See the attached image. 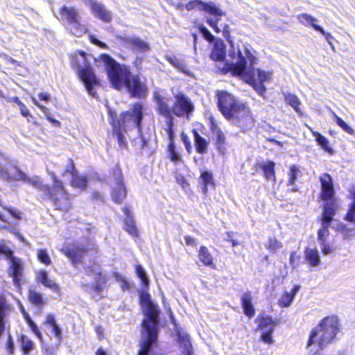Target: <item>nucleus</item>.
I'll return each mask as SVG.
<instances>
[{
    "label": "nucleus",
    "mask_w": 355,
    "mask_h": 355,
    "mask_svg": "<svg viewBox=\"0 0 355 355\" xmlns=\"http://www.w3.org/2000/svg\"><path fill=\"white\" fill-rule=\"evenodd\" d=\"M230 56L236 59L235 62H225L223 67L218 69L219 73L222 75L230 73L232 76L240 77L258 94H264L266 88L263 83L270 80L272 72L254 67L258 62L256 51L245 45L243 50L239 49L236 53L233 52Z\"/></svg>",
    "instance_id": "1"
},
{
    "label": "nucleus",
    "mask_w": 355,
    "mask_h": 355,
    "mask_svg": "<svg viewBox=\"0 0 355 355\" xmlns=\"http://www.w3.org/2000/svg\"><path fill=\"white\" fill-rule=\"evenodd\" d=\"M320 191L318 198L323 203L321 206L322 212L318 220L322 227L317 232V240L320 245L321 252L324 255H328L334 252L336 248L328 243L330 235L329 227L334 220V217L341 208L339 198L334 188V180L328 173H323L319 176Z\"/></svg>",
    "instance_id": "2"
},
{
    "label": "nucleus",
    "mask_w": 355,
    "mask_h": 355,
    "mask_svg": "<svg viewBox=\"0 0 355 355\" xmlns=\"http://www.w3.org/2000/svg\"><path fill=\"white\" fill-rule=\"evenodd\" d=\"M100 59L106 66L107 78L112 87L116 90L125 88L132 98H144L148 88L146 79L142 80L139 74H132L130 67L120 64L107 53H102Z\"/></svg>",
    "instance_id": "3"
},
{
    "label": "nucleus",
    "mask_w": 355,
    "mask_h": 355,
    "mask_svg": "<svg viewBox=\"0 0 355 355\" xmlns=\"http://www.w3.org/2000/svg\"><path fill=\"white\" fill-rule=\"evenodd\" d=\"M216 105L224 118L238 126L243 132L250 130L255 120L252 111L246 103H243L225 90H216L215 92Z\"/></svg>",
    "instance_id": "4"
},
{
    "label": "nucleus",
    "mask_w": 355,
    "mask_h": 355,
    "mask_svg": "<svg viewBox=\"0 0 355 355\" xmlns=\"http://www.w3.org/2000/svg\"><path fill=\"white\" fill-rule=\"evenodd\" d=\"M145 106L140 102L132 104L130 110L121 112L119 115L115 110L107 111L108 121L112 127V135L116 137L121 148H127L128 142L124 136L128 130V123L132 122L139 132L142 130V121L144 118Z\"/></svg>",
    "instance_id": "5"
},
{
    "label": "nucleus",
    "mask_w": 355,
    "mask_h": 355,
    "mask_svg": "<svg viewBox=\"0 0 355 355\" xmlns=\"http://www.w3.org/2000/svg\"><path fill=\"white\" fill-rule=\"evenodd\" d=\"M341 329L342 324L337 315H327L310 331L306 347L315 346V353L320 352L337 340Z\"/></svg>",
    "instance_id": "6"
},
{
    "label": "nucleus",
    "mask_w": 355,
    "mask_h": 355,
    "mask_svg": "<svg viewBox=\"0 0 355 355\" xmlns=\"http://www.w3.org/2000/svg\"><path fill=\"white\" fill-rule=\"evenodd\" d=\"M153 98L158 114H166L176 117H189L195 109L190 98L182 92L174 94L171 107H169L165 97L157 92L153 93Z\"/></svg>",
    "instance_id": "7"
},
{
    "label": "nucleus",
    "mask_w": 355,
    "mask_h": 355,
    "mask_svg": "<svg viewBox=\"0 0 355 355\" xmlns=\"http://www.w3.org/2000/svg\"><path fill=\"white\" fill-rule=\"evenodd\" d=\"M70 65L75 70L84 83V85L89 94H93L94 87L100 85V81L95 75L93 68L87 58V53L84 51L77 50L72 54H69Z\"/></svg>",
    "instance_id": "8"
},
{
    "label": "nucleus",
    "mask_w": 355,
    "mask_h": 355,
    "mask_svg": "<svg viewBox=\"0 0 355 355\" xmlns=\"http://www.w3.org/2000/svg\"><path fill=\"white\" fill-rule=\"evenodd\" d=\"M53 184L47 198L54 206L55 209L67 212L72 207L73 195L68 192L64 182L55 175L51 176Z\"/></svg>",
    "instance_id": "9"
},
{
    "label": "nucleus",
    "mask_w": 355,
    "mask_h": 355,
    "mask_svg": "<svg viewBox=\"0 0 355 355\" xmlns=\"http://www.w3.org/2000/svg\"><path fill=\"white\" fill-rule=\"evenodd\" d=\"M59 15L60 19L70 26V31L74 35L79 36L85 33L78 11L74 7L63 5L59 9Z\"/></svg>",
    "instance_id": "10"
},
{
    "label": "nucleus",
    "mask_w": 355,
    "mask_h": 355,
    "mask_svg": "<svg viewBox=\"0 0 355 355\" xmlns=\"http://www.w3.org/2000/svg\"><path fill=\"white\" fill-rule=\"evenodd\" d=\"M61 252L71 261L73 266H77L83 263L88 249L83 244L73 243L71 245L62 248Z\"/></svg>",
    "instance_id": "11"
},
{
    "label": "nucleus",
    "mask_w": 355,
    "mask_h": 355,
    "mask_svg": "<svg viewBox=\"0 0 355 355\" xmlns=\"http://www.w3.org/2000/svg\"><path fill=\"white\" fill-rule=\"evenodd\" d=\"M86 273L88 276H92L95 273L93 278V282L91 284L90 288L95 295H101V293L107 288L108 282L107 275L101 271L95 272L94 267L92 265L86 267Z\"/></svg>",
    "instance_id": "12"
},
{
    "label": "nucleus",
    "mask_w": 355,
    "mask_h": 355,
    "mask_svg": "<svg viewBox=\"0 0 355 355\" xmlns=\"http://www.w3.org/2000/svg\"><path fill=\"white\" fill-rule=\"evenodd\" d=\"M8 259L10 260V266L8 270V275L12 278L13 284L19 288L21 286L24 275L23 262L21 259L14 256V252L12 253V257L8 258Z\"/></svg>",
    "instance_id": "13"
},
{
    "label": "nucleus",
    "mask_w": 355,
    "mask_h": 355,
    "mask_svg": "<svg viewBox=\"0 0 355 355\" xmlns=\"http://www.w3.org/2000/svg\"><path fill=\"white\" fill-rule=\"evenodd\" d=\"M201 10H203L216 17L215 19L208 18L206 20V22L213 28L214 31L216 33H220L221 31L218 26V23L219 21L218 17L225 15L224 12L219 7L216 6L214 3L211 1L204 2L203 1L201 7Z\"/></svg>",
    "instance_id": "14"
},
{
    "label": "nucleus",
    "mask_w": 355,
    "mask_h": 355,
    "mask_svg": "<svg viewBox=\"0 0 355 355\" xmlns=\"http://www.w3.org/2000/svg\"><path fill=\"white\" fill-rule=\"evenodd\" d=\"M146 308V318L141 321L143 329H153L159 331V309L157 304L150 305Z\"/></svg>",
    "instance_id": "15"
},
{
    "label": "nucleus",
    "mask_w": 355,
    "mask_h": 355,
    "mask_svg": "<svg viewBox=\"0 0 355 355\" xmlns=\"http://www.w3.org/2000/svg\"><path fill=\"white\" fill-rule=\"evenodd\" d=\"M158 330L144 329L145 337L140 344L137 355H148L153 348L157 345L158 340Z\"/></svg>",
    "instance_id": "16"
},
{
    "label": "nucleus",
    "mask_w": 355,
    "mask_h": 355,
    "mask_svg": "<svg viewBox=\"0 0 355 355\" xmlns=\"http://www.w3.org/2000/svg\"><path fill=\"white\" fill-rule=\"evenodd\" d=\"M176 343L182 355H192L193 353L191 338L188 333L180 327H175Z\"/></svg>",
    "instance_id": "17"
},
{
    "label": "nucleus",
    "mask_w": 355,
    "mask_h": 355,
    "mask_svg": "<svg viewBox=\"0 0 355 355\" xmlns=\"http://www.w3.org/2000/svg\"><path fill=\"white\" fill-rule=\"evenodd\" d=\"M92 13L99 20L104 23H110L112 21V14L101 3L90 0L88 3Z\"/></svg>",
    "instance_id": "18"
},
{
    "label": "nucleus",
    "mask_w": 355,
    "mask_h": 355,
    "mask_svg": "<svg viewBox=\"0 0 355 355\" xmlns=\"http://www.w3.org/2000/svg\"><path fill=\"white\" fill-rule=\"evenodd\" d=\"M119 40L133 51L146 53L150 50V45L139 37L121 36Z\"/></svg>",
    "instance_id": "19"
},
{
    "label": "nucleus",
    "mask_w": 355,
    "mask_h": 355,
    "mask_svg": "<svg viewBox=\"0 0 355 355\" xmlns=\"http://www.w3.org/2000/svg\"><path fill=\"white\" fill-rule=\"evenodd\" d=\"M19 180L31 184L37 189L40 190V191L43 192L45 196H46L49 192L50 191L51 189V186L47 184H44L42 179L38 176H34L33 178H30L27 176L24 172L19 170Z\"/></svg>",
    "instance_id": "20"
},
{
    "label": "nucleus",
    "mask_w": 355,
    "mask_h": 355,
    "mask_svg": "<svg viewBox=\"0 0 355 355\" xmlns=\"http://www.w3.org/2000/svg\"><path fill=\"white\" fill-rule=\"evenodd\" d=\"M123 211L126 216L123 220V230L132 237L137 238L139 234V230L130 209L125 206L123 207Z\"/></svg>",
    "instance_id": "21"
},
{
    "label": "nucleus",
    "mask_w": 355,
    "mask_h": 355,
    "mask_svg": "<svg viewBox=\"0 0 355 355\" xmlns=\"http://www.w3.org/2000/svg\"><path fill=\"white\" fill-rule=\"evenodd\" d=\"M255 322L257 324V329L261 331L275 330V327L279 324L277 320L273 319L271 315L265 313L259 314L255 319Z\"/></svg>",
    "instance_id": "22"
},
{
    "label": "nucleus",
    "mask_w": 355,
    "mask_h": 355,
    "mask_svg": "<svg viewBox=\"0 0 355 355\" xmlns=\"http://www.w3.org/2000/svg\"><path fill=\"white\" fill-rule=\"evenodd\" d=\"M241 304L243 312L249 319L252 318L255 315V308L252 304V297L250 291L244 293L241 296Z\"/></svg>",
    "instance_id": "23"
},
{
    "label": "nucleus",
    "mask_w": 355,
    "mask_h": 355,
    "mask_svg": "<svg viewBox=\"0 0 355 355\" xmlns=\"http://www.w3.org/2000/svg\"><path fill=\"white\" fill-rule=\"evenodd\" d=\"M198 258L202 266L216 269L214 257L206 246H200L198 250Z\"/></svg>",
    "instance_id": "24"
},
{
    "label": "nucleus",
    "mask_w": 355,
    "mask_h": 355,
    "mask_svg": "<svg viewBox=\"0 0 355 355\" xmlns=\"http://www.w3.org/2000/svg\"><path fill=\"white\" fill-rule=\"evenodd\" d=\"M36 280L37 282L42 284L44 287L51 289L55 293L60 292V287L59 285L49 278L48 273L44 270H40L37 272Z\"/></svg>",
    "instance_id": "25"
},
{
    "label": "nucleus",
    "mask_w": 355,
    "mask_h": 355,
    "mask_svg": "<svg viewBox=\"0 0 355 355\" xmlns=\"http://www.w3.org/2000/svg\"><path fill=\"white\" fill-rule=\"evenodd\" d=\"M198 182L201 191L204 195L207 194L209 187H211L213 188L215 187L213 174L211 172L208 171H204L201 172L198 178Z\"/></svg>",
    "instance_id": "26"
},
{
    "label": "nucleus",
    "mask_w": 355,
    "mask_h": 355,
    "mask_svg": "<svg viewBox=\"0 0 355 355\" xmlns=\"http://www.w3.org/2000/svg\"><path fill=\"white\" fill-rule=\"evenodd\" d=\"M191 132L193 136L196 152L200 155L206 154L208 151L209 141L205 138L200 136L197 129H193Z\"/></svg>",
    "instance_id": "27"
},
{
    "label": "nucleus",
    "mask_w": 355,
    "mask_h": 355,
    "mask_svg": "<svg viewBox=\"0 0 355 355\" xmlns=\"http://www.w3.org/2000/svg\"><path fill=\"white\" fill-rule=\"evenodd\" d=\"M128 191L123 182H117L111 191V197L116 204H121L127 196Z\"/></svg>",
    "instance_id": "28"
},
{
    "label": "nucleus",
    "mask_w": 355,
    "mask_h": 355,
    "mask_svg": "<svg viewBox=\"0 0 355 355\" xmlns=\"http://www.w3.org/2000/svg\"><path fill=\"white\" fill-rule=\"evenodd\" d=\"M304 259L311 268L318 266L321 262L319 252L316 248H305Z\"/></svg>",
    "instance_id": "29"
},
{
    "label": "nucleus",
    "mask_w": 355,
    "mask_h": 355,
    "mask_svg": "<svg viewBox=\"0 0 355 355\" xmlns=\"http://www.w3.org/2000/svg\"><path fill=\"white\" fill-rule=\"evenodd\" d=\"M257 166L263 171V175L266 180L276 181L275 163L273 161L268 160L263 163H258Z\"/></svg>",
    "instance_id": "30"
},
{
    "label": "nucleus",
    "mask_w": 355,
    "mask_h": 355,
    "mask_svg": "<svg viewBox=\"0 0 355 355\" xmlns=\"http://www.w3.org/2000/svg\"><path fill=\"white\" fill-rule=\"evenodd\" d=\"M88 184V178L85 175L79 174L78 171L71 178L69 184L74 189H78L80 191H84L87 189Z\"/></svg>",
    "instance_id": "31"
},
{
    "label": "nucleus",
    "mask_w": 355,
    "mask_h": 355,
    "mask_svg": "<svg viewBox=\"0 0 355 355\" xmlns=\"http://www.w3.org/2000/svg\"><path fill=\"white\" fill-rule=\"evenodd\" d=\"M214 145L220 154L224 155L227 153L229 145L225 135L223 131H218V133L215 134Z\"/></svg>",
    "instance_id": "32"
},
{
    "label": "nucleus",
    "mask_w": 355,
    "mask_h": 355,
    "mask_svg": "<svg viewBox=\"0 0 355 355\" xmlns=\"http://www.w3.org/2000/svg\"><path fill=\"white\" fill-rule=\"evenodd\" d=\"M166 152L168 158L173 164H177L178 163L183 162V159L176 148L175 141L168 142Z\"/></svg>",
    "instance_id": "33"
},
{
    "label": "nucleus",
    "mask_w": 355,
    "mask_h": 355,
    "mask_svg": "<svg viewBox=\"0 0 355 355\" xmlns=\"http://www.w3.org/2000/svg\"><path fill=\"white\" fill-rule=\"evenodd\" d=\"M284 100L285 103L291 106L300 116H302L303 112L300 108L301 101L295 94L288 93L285 95Z\"/></svg>",
    "instance_id": "34"
},
{
    "label": "nucleus",
    "mask_w": 355,
    "mask_h": 355,
    "mask_svg": "<svg viewBox=\"0 0 355 355\" xmlns=\"http://www.w3.org/2000/svg\"><path fill=\"white\" fill-rule=\"evenodd\" d=\"M161 116L166 118V127L165 131L167 134V138L169 141H174L175 138V133L174 130V116H168L166 114H159Z\"/></svg>",
    "instance_id": "35"
},
{
    "label": "nucleus",
    "mask_w": 355,
    "mask_h": 355,
    "mask_svg": "<svg viewBox=\"0 0 355 355\" xmlns=\"http://www.w3.org/2000/svg\"><path fill=\"white\" fill-rule=\"evenodd\" d=\"M18 343L21 352L24 354H27L31 352L34 347L33 343L32 340L26 335H21L18 337Z\"/></svg>",
    "instance_id": "36"
},
{
    "label": "nucleus",
    "mask_w": 355,
    "mask_h": 355,
    "mask_svg": "<svg viewBox=\"0 0 355 355\" xmlns=\"http://www.w3.org/2000/svg\"><path fill=\"white\" fill-rule=\"evenodd\" d=\"M165 59L173 67H175L185 74H189V72L187 70V66L184 62L182 60L177 58L175 55H166Z\"/></svg>",
    "instance_id": "37"
},
{
    "label": "nucleus",
    "mask_w": 355,
    "mask_h": 355,
    "mask_svg": "<svg viewBox=\"0 0 355 355\" xmlns=\"http://www.w3.org/2000/svg\"><path fill=\"white\" fill-rule=\"evenodd\" d=\"M312 135L315 137V141L327 153L333 154L334 150L329 146L328 139L323 135H322L318 131H312Z\"/></svg>",
    "instance_id": "38"
},
{
    "label": "nucleus",
    "mask_w": 355,
    "mask_h": 355,
    "mask_svg": "<svg viewBox=\"0 0 355 355\" xmlns=\"http://www.w3.org/2000/svg\"><path fill=\"white\" fill-rule=\"evenodd\" d=\"M209 57L211 60L214 62L224 61L226 58L225 49L223 47L214 46L211 51Z\"/></svg>",
    "instance_id": "39"
},
{
    "label": "nucleus",
    "mask_w": 355,
    "mask_h": 355,
    "mask_svg": "<svg viewBox=\"0 0 355 355\" xmlns=\"http://www.w3.org/2000/svg\"><path fill=\"white\" fill-rule=\"evenodd\" d=\"M283 247L282 243L275 236L269 237L266 244V249L272 254H275Z\"/></svg>",
    "instance_id": "40"
},
{
    "label": "nucleus",
    "mask_w": 355,
    "mask_h": 355,
    "mask_svg": "<svg viewBox=\"0 0 355 355\" xmlns=\"http://www.w3.org/2000/svg\"><path fill=\"white\" fill-rule=\"evenodd\" d=\"M302 174V172L299 166L296 165H292L289 168L288 178L287 181V185L293 186L297 181L298 177Z\"/></svg>",
    "instance_id": "41"
},
{
    "label": "nucleus",
    "mask_w": 355,
    "mask_h": 355,
    "mask_svg": "<svg viewBox=\"0 0 355 355\" xmlns=\"http://www.w3.org/2000/svg\"><path fill=\"white\" fill-rule=\"evenodd\" d=\"M332 115L336 123L345 132L349 135H353L355 133L354 130L347 125L340 116H338L334 112H332Z\"/></svg>",
    "instance_id": "42"
},
{
    "label": "nucleus",
    "mask_w": 355,
    "mask_h": 355,
    "mask_svg": "<svg viewBox=\"0 0 355 355\" xmlns=\"http://www.w3.org/2000/svg\"><path fill=\"white\" fill-rule=\"evenodd\" d=\"M28 300L31 304L37 306H42L45 304L41 294L34 290L29 291Z\"/></svg>",
    "instance_id": "43"
},
{
    "label": "nucleus",
    "mask_w": 355,
    "mask_h": 355,
    "mask_svg": "<svg viewBox=\"0 0 355 355\" xmlns=\"http://www.w3.org/2000/svg\"><path fill=\"white\" fill-rule=\"evenodd\" d=\"M37 259L41 263L46 266H50L52 263L47 250L44 248H40L37 250Z\"/></svg>",
    "instance_id": "44"
},
{
    "label": "nucleus",
    "mask_w": 355,
    "mask_h": 355,
    "mask_svg": "<svg viewBox=\"0 0 355 355\" xmlns=\"http://www.w3.org/2000/svg\"><path fill=\"white\" fill-rule=\"evenodd\" d=\"M67 164L61 173L62 177L70 175L71 178L78 171L76 167V164L72 158H68L67 160Z\"/></svg>",
    "instance_id": "45"
},
{
    "label": "nucleus",
    "mask_w": 355,
    "mask_h": 355,
    "mask_svg": "<svg viewBox=\"0 0 355 355\" xmlns=\"http://www.w3.org/2000/svg\"><path fill=\"white\" fill-rule=\"evenodd\" d=\"M135 272L137 276L140 279L143 287L148 288L149 286V280L146 271L140 264H137L135 266Z\"/></svg>",
    "instance_id": "46"
},
{
    "label": "nucleus",
    "mask_w": 355,
    "mask_h": 355,
    "mask_svg": "<svg viewBox=\"0 0 355 355\" xmlns=\"http://www.w3.org/2000/svg\"><path fill=\"white\" fill-rule=\"evenodd\" d=\"M298 21L304 26L310 25L314 28L315 26H318L315 22L316 19L306 13H301L297 16Z\"/></svg>",
    "instance_id": "47"
},
{
    "label": "nucleus",
    "mask_w": 355,
    "mask_h": 355,
    "mask_svg": "<svg viewBox=\"0 0 355 355\" xmlns=\"http://www.w3.org/2000/svg\"><path fill=\"white\" fill-rule=\"evenodd\" d=\"M294 298L288 293L285 291L282 293L280 298L278 300L277 304L281 308H286L291 306Z\"/></svg>",
    "instance_id": "48"
},
{
    "label": "nucleus",
    "mask_w": 355,
    "mask_h": 355,
    "mask_svg": "<svg viewBox=\"0 0 355 355\" xmlns=\"http://www.w3.org/2000/svg\"><path fill=\"white\" fill-rule=\"evenodd\" d=\"M344 220L352 223H355V203H350L349 205V208L344 216Z\"/></svg>",
    "instance_id": "49"
},
{
    "label": "nucleus",
    "mask_w": 355,
    "mask_h": 355,
    "mask_svg": "<svg viewBox=\"0 0 355 355\" xmlns=\"http://www.w3.org/2000/svg\"><path fill=\"white\" fill-rule=\"evenodd\" d=\"M139 303L141 306L145 307L155 304L150 300V295L146 291L141 292L139 295Z\"/></svg>",
    "instance_id": "50"
},
{
    "label": "nucleus",
    "mask_w": 355,
    "mask_h": 355,
    "mask_svg": "<svg viewBox=\"0 0 355 355\" xmlns=\"http://www.w3.org/2000/svg\"><path fill=\"white\" fill-rule=\"evenodd\" d=\"M199 32L202 35L203 37L209 42H213L214 41V35L210 31L203 25L200 24L198 27Z\"/></svg>",
    "instance_id": "51"
},
{
    "label": "nucleus",
    "mask_w": 355,
    "mask_h": 355,
    "mask_svg": "<svg viewBox=\"0 0 355 355\" xmlns=\"http://www.w3.org/2000/svg\"><path fill=\"white\" fill-rule=\"evenodd\" d=\"M110 175L112 177L117 181V182H123V176L122 173L121 168L119 165H116L110 171Z\"/></svg>",
    "instance_id": "52"
},
{
    "label": "nucleus",
    "mask_w": 355,
    "mask_h": 355,
    "mask_svg": "<svg viewBox=\"0 0 355 355\" xmlns=\"http://www.w3.org/2000/svg\"><path fill=\"white\" fill-rule=\"evenodd\" d=\"M339 232L343 234L344 239H349L354 235V230L349 228L346 225H342L338 228Z\"/></svg>",
    "instance_id": "53"
},
{
    "label": "nucleus",
    "mask_w": 355,
    "mask_h": 355,
    "mask_svg": "<svg viewBox=\"0 0 355 355\" xmlns=\"http://www.w3.org/2000/svg\"><path fill=\"white\" fill-rule=\"evenodd\" d=\"M300 260V256L296 251H293L291 252L289 257V264L292 269H295L298 266Z\"/></svg>",
    "instance_id": "54"
},
{
    "label": "nucleus",
    "mask_w": 355,
    "mask_h": 355,
    "mask_svg": "<svg viewBox=\"0 0 355 355\" xmlns=\"http://www.w3.org/2000/svg\"><path fill=\"white\" fill-rule=\"evenodd\" d=\"M202 4V0H191L187 3L184 6L187 10L191 11L196 9L201 10Z\"/></svg>",
    "instance_id": "55"
},
{
    "label": "nucleus",
    "mask_w": 355,
    "mask_h": 355,
    "mask_svg": "<svg viewBox=\"0 0 355 355\" xmlns=\"http://www.w3.org/2000/svg\"><path fill=\"white\" fill-rule=\"evenodd\" d=\"M262 334L260 337V340L267 344H272L273 343L272 333L274 330H266L262 331Z\"/></svg>",
    "instance_id": "56"
},
{
    "label": "nucleus",
    "mask_w": 355,
    "mask_h": 355,
    "mask_svg": "<svg viewBox=\"0 0 355 355\" xmlns=\"http://www.w3.org/2000/svg\"><path fill=\"white\" fill-rule=\"evenodd\" d=\"M223 32V36L226 40V41L230 44V46L234 45V42L232 40L231 37V28L228 24H225L223 26V30L220 29Z\"/></svg>",
    "instance_id": "57"
},
{
    "label": "nucleus",
    "mask_w": 355,
    "mask_h": 355,
    "mask_svg": "<svg viewBox=\"0 0 355 355\" xmlns=\"http://www.w3.org/2000/svg\"><path fill=\"white\" fill-rule=\"evenodd\" d=\"M209 129L213 134H216L218 131H223L221 128L218 125L214 117L210 116L209 118Z\"/></svg>",
    "instance_id": "58"
},
{
    "label": "nucleus",
    "mask_w": 355,
    "mask_h": 355,
    "mask_svg": "<svg viewBox=\"0 0 355 355\" xmlns=\"http://www.w3.org/2000/svg\"><path fill=\"white\" fill-rule=\"evenodd\" d=\"M3 209L8 213H9L14 218L17 220H20L21 218L22 214L19 210L10 207H4Z\"/></svg>",
    "instance_id": "59"
},
{
    "label": "nucleus",
    "mask_w": 355,
    "mask_h": 355,
    "mask_svg": "<svg viewBox=\"0 0 355 355\" xmlns=\"http://www.w3.org/2000/svg\"><path fill=\"white\" fill-rule=\"evenodd\" d=\"M314 30H315V31L320 32L321 34H322L324 36L327 41L328 42V43L331 46L333 45L332 42H331V40L334 39V37L331 35V34L330 33L326 32L320 26H315Z\"/></svg>",
    "instance_id": "60"
},
{
    "label": "nucleus",
    "mask_w": 355,
    "mask_h": 355,
    "mask_svg": "<svg viewBox=\"0 0 355 355\" xmlns=\"http://www.w3.org/2000/svg\"><path fill=\"white\" fill-rule=\"evenodd\" d=\"M144 58L141 56H137L132 61L133 67L138 71L143 70Z\"/></svg>",
    "instance_id": "61"
},
{
    "label": "nucleus",
    "mask_w": 355,
    "mask_h": 355,
    "mask_svg": "<svg viewBox=\"0 0 355 355\" xmlns=\"http://www.w3.org/2000/svg\"><path fill=\"white\" fill-rule=\"evenodd\" d=\"M12 252L13 251L9 247L5 244H0V254H4L8 259L12 257Z\"/></svg>",
    "instance_id": "62"
},
{
    "label": "nucleus",
    "mask_w": 355,
    "mask_h": 355,
    "mask_svg": "<svg viewBox=\"0 0 355 355\" xmlns=\"http://www.w3.org/2000/svg\"><path fill=\"white\" fill-rule=\"evenodd\" d=\"M181 139L185 146L187 151L190 153L191 150V144L189 137L184 132L181 133Z\"/></svg>",
    "instance_id": "63"
},
{
    "label": "nucleus",
    "mask_w": 355,
    "mask_h": 355,
    "mask_svg": "<svg viewBox=\"0 0 355 355\" xmlns=\"http://www.w3.org/2000/svg\"><path fill=\"white\" fill-rule=\"evenodd\" d=\"M44 324L46 326H50L52 328L57 324L55 317L53 314H47L46 315V319L44 321Z\"/></svg>",
    "instance_id": "64"
}]
</instances>
